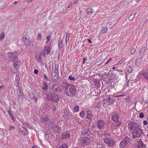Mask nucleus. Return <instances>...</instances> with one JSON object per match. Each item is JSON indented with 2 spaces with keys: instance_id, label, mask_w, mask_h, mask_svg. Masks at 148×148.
Segmentation results:
<instances>
[{
  "instance_id": "obj_45",
  "label": "nucleus",
  "mask_w": 148,
  "mask_h": 148,
  "mask_svg": "<svg viewBox=\"0 0 148 148\" xmlns=\"http://www.w3.org/2000/svg\"><path fill=\"white\" fill-rule=\"evenodd\" d=\"M69 79L70 80L74 81L75 80V78L72 75H70L69 77Z\"/></svg>"
},
{
  "instance_id": "obj_29",
  "label": "nucleus",
  "mask_w": 148,
  "mask_h": 148,
  "mask_svg": "<svg viewBox=\"0 0 148 148\" xmlns=\"http://www.w3.org/2000/svg\"><path fill=\"white\" fill-rule=\"evenodd\" d=\"M36 59L39 62H41L42 61L41 55H38L37 56H36Z\"/></svg>"
},
{
  "instance_id": "obj_26",
  "label": "nucleus",
  "mask_w": 148,
  "mask_h": 148,
  "mask_svg": "<svg viewBox=\"0 0 148 148\" xmlns=\"http://www.w3.org/2000/svg\"><path fill=\"white\" fill-rule=\"evenodd\" d=\"M142 75L145 79L148 80V70L146 72L143 73Z\"/></svg>"
},
{
  "instance_id": "obj_24",
  "label": "nucleus",
  "mask_w": 148,
  "mask_h": 148,
  "mask_svg": "<svg viewBox=\"0 0 148 148\" xmlns=\"http://www.w3.org/2000/svg\"><path fill=\"white\" fill-rule=\"evenodd\" d=\"M130 140V138L127 136H126L123 140L125 143V144L127 145L129 143Z\"/></svg>"
},
{
  "instance_id": "obj_23",
  "label": "nucleus",
  "mask_w": 148,
  "mask_h": 148,
  "mask_svg": "<svg viewBox=\"0 0 148 148\" xmlns=\"http://www.w3.org/2000/svg\"><path fill=\"white\" fill-rule=\"evenodd\" d=\"M58 71L55 70L54 73L52 74V76H53V77H56V78H58Z\"/></svg>"
},
{
  "instance_id": "obj_50",
  "label": "nucleus",
  "mask_w": 148,
  "mask_h": 148,
  "mask_svg": "<svg viewBox=\"0 0 148 148\" xmlns=\"http://www.w3.org/2000/svg\"><path fill=\"white\" fill-rule=\"evenodd\" d=\"M139 117L140 118H143L144 117V114L143 112H142L140 113L139 115Z\"/></svg>"
},
{
  "instance_id": "obj_35",
  "label": "nucleus",
  "mask_w": 148,
  "mask_h": 148,
  "mask_svg": "<svg viewBox=\"0 0 148 148\" xmlns=\"http://www.w3.org/2000/svg\"><path fill=\"white\" fill-rule=\"evenodd\" d=\"M5 35L3 32H2L0 35V41H1L4 38Z\"/></svg>"
},
{
  "instance_id": "obj_39",
  "label": "nucleus",
  "mask_w": 148,
  "mask_h": 148,
  "mask_svg": "<svg viewBox=\"0 0 148 148\" xmlns=\"http://www.w3.org/2000/svg\"><path fill=\"white\" fill-rule=\"evenodd\" d=\"M67 146L66 144H63L60 145L58 148H67Z\"/></svg>"
},
{
  "instance_id": "obj_64",
  "label": "nucleus",
  "mask_w": 148,
  "mask_h": 148,
  "mask_svg": "<svg viewBox=\"0 0 148 148\" xmlns=\"http://www.w3.org/2000/svg\"><path fill=\"white\" fill-rule=\"evenodd\" d=\"M19 97H23V96H24V95L23 93H21L19 95Z\"/></svg>"
},
{
  "instance_id": "obj_61",
  "label": "nucleus",
  "mask_w": 148,
  "mask_h": 148,
  "mask_svg": "<svg viewBox=\"0 0 148 148\" xmlns=\"http://www.w3.org/2000/svg\"><path fill=\"white\" fill-rule=\"evenodd\" d=\"M74 3H73V2H72V1L70 3L69 5V6L68 7V8H69L70 7V6H71L73 5Z\"/></svg>"
},
{
  "instance_id": "obj_20",
  "label": "nucleus",
  "mask_w": 148,
  "mask_h": 148,
  "mask_svg": "<svg viewBox=\"0 0 148 148\" xmlns=\"http://www.w3.org/2000/svg\"><path fill=\"white\" fill-rule=\"evenodd\" d=\"M142 61V58H138L136 61L135 64L137 66H139Z\"/></svg>"
},
{
  "instance_id": "obj_49",
  "label": "nucleus",
  "mask_w": 148,
  "mask_h": 148,
  "mask_svg": "<svg viewBox=\"0 0 148 148\" xmlns=\"http://www.w3.org/2000/svg\"><path fill=\"white\" fill-rule=\"evenodd\" d=\"M41 34L40 33H38V34L37 37L38 38L37 39L38 40H40L41 39Z\"/></svg>"
},
{
  "instance_id": "obj_47",
  "label": "nucleus",
  "mask_w": 148,
  "mask_h": 148,
  "mask_svg": "<svg viewBox=\"0 0 148 148\" xmlns=\"http://www.w3.org/2000/svg\"><path fill=\"white\" fill-rule=\"evenodd\" d=\"M52 110L53 111H55L56 110V106L54 105L51 108Z\"/></svg>"
},
{
  "instance_id": "obj_6",
  "label": "nucleus",
  "mask_w": 148,
  "mask_h": 148,
  "mask_svg": "<svg viewBox=\"0 0 148 148\" xmlns=\"http://www.w3.org/2000/svg\"><path fill=\"white\" fill-rule=\"evenodd\" d=\"M51 130L53 132H57L58 133L60 132L61 129L58 125H57L54 123H53L51 125Z\"/></svg>"
},
{
  "instance_id": "obj_7",
  "label": "nucleus",
  "mask_w": 148,
  "mask_h": 148,
  "mask_svg": "<svg viewBox=\"0 0 148 148\" xmlns=\"http://www.w3.org/2000/svg\"><path fill=\"white\" fill-rule=\"evenodd\" d=\"M69 95H68L69 96H74L76 94L77 92V90L75 86L72 84H71L70 88L69 89Z\"/></svg>"
},
{
  "instance_id": "obj_33",
  "label": "nucleus",
  "mask_w": 148,
  "mask_h": 148,
  "mask_svg": "<svg viewBox=\"0 0 148 148\" xmlns=\"http://www.w3.org/2000/svg\"><path fill=\"white\" fill-rule=\"evenodd\" d=\"M55 137H54L53 135L51 134H49V135L48 136V140H53Z\"/></svg>"
},
{
  "instance_id": "obj_15",
  "label": "nucleus",
  "mask_w": 148,
  "mask_h": 148,
  "mask_svg": "<svg viewBox=\"0 0 148 148\" xmlns=\"http://www.w3.org/2000/svg\"><path fill=\"white\" fill-rule=\"evenodd\" d=\"M71 84L68 83H66L64 86L65 92L66 95H69V89L70 88Z\"/></svg>"
},
{
  "instance_id": "obj_58",
  "label": "nucleus",
  "mask_w": 148,
  "mask_h": 148,
  "mask_svg": "<svg viewBox=\"0 0 148 148\" xmlns=\"http://www.w3.org/2000/svg\"><path fill=\"white\" fill-rule=\"evenodd\" d=\"M38 70L35 69L34 70V73L35 74H38Z\"/></svg>"
},
{
  "instance_id": "obj_22",
  "label": "nucleus",
  "mask_w": 148,
  "mask_h": 148,
  "mask_svg": "<svg viewBox=\"0 0 148 148\" xmlns=\"http://www.w3.org/2000/svg\"><path fill=\"white\" fill-rule=\"evenodd\" d=\"M87 115L86 118L88 119L89 121H91L92 118L94 116L93 114H89Z\"/></svg>"
},
{
  "instance_id": "obj_56",
  "label": "nucleus",
  "mask_w": 148,
  "mask_h": 148,
  "mask_svg": "<svg viewBox=\"0 0 148 148\" xmlns=\"http://www.w3.org/2000/svg\"><path fill=\"white\" fill-rule=\"evenodd\" d=\"M14 84L15 86L16 87H18L19 85L18 82H14Z\"/></svg>"
},
{
  "instance_id": "obj_53",
  "label": "nucleus",
  "mask_w": 148,
  "mask_h": 148,
  "mask_svg": "<svg viewBox=\"0 0 148 148\" xmlns=\"http://www.w3.org/2000/svg\"><path fill=\"white\" fill-rule=\"evenodd\" d=\"M92 114L90 110H88L87 111V114Z\"/></svg>"
},
{
  "instance_id": "obj_17",
  "label": "nucleus",
  "mask_w": 148,
  "mask_h": 148,
  "mask_svg": "<svg viewBox=\"0 0 148 148\" xmlns=\"http://www.w3.org/2000/svg\"><path fill=\"white\" fill-rule=\"evenodd\" d=\"M137 147L138 148H145V145L143 143L142 141L140 140L138 142Z\"/></svg>"
},
{
  "instance_id": "obj_32",
  "label": "nucleus",
  "mask_w": 148,
  "mask_h": 148,
  "mask_svg": "<svg viewBox=\"0 0 148 148\" xmlns=\"http://www.w3.org/2000/svg\"><path fill=\"white\" fill-rule=\"evenodd\" d=\"M147 48L146 47H143L141 49L140 51V53H144L147 50Z\"/></svg>"
},
{
  "instance_id": "obj_10",
  "label": "nucleus",
  "mask_w": 148,
  "mask_h": 148,
  "mask_svg": "<svg viewBox=\"0 0 148 148\" xmlns=\"http://www.w3.org/2000/svg\"><path fill=\"white\" fill-rule=\"evenodd\" d=\"M97 127L99 129L102 130V128H104L105 123L103 120H99L97 121Z\"/></svg>"
},
{
  "instance_id": "obj_60",
  "label": "nucleus",
  "mask_w": 148,
  "mask_h": 148,
  "mask_svg": "<svg viewBox=\"0 0 148 148\" xmlns=\"http://www.w3.org/2000/svg\"><path fill=\"white\" fill-rule=\"evenodd\" d=\"M50 37L49 36H47V37L46 38V39L48 41H49L50 40Z\"/></svg>"
},
{
  "instance_id": "obj_14",
  "label": "nucleus",
  "mask_w": 148,
  "mask_h": 148,
  "mask_svg": "<svg viewBox=\"0 0 148 148\" xmlns=\"http://www.w3.org/2000/svg\"><path fill=\"white\" fill-rule=\"evenodd\" d=\"M90 131V129L88 128H84L82 130L81 134L82 136H85L86 135H88L87 134H88ZM88 136H90L89 134H88Z\"/></svg>"
},
{
  "instance_id": "obj_2",
  "label": "nucleus",
  "mask_w": 148,
  "mask_h": 148,
  "mask_svg": "<svg viewBox=\"0 0 148 148\" xmlns=\"http://www.w3.org/2000/svg\"><path fill=\"white\" fill-rule=\"evenodd\" d=\"M143 133V130L139 127V128L132 132L133 138L134 139L139 138L141 137V136L142 135Z\"/></svg>"
},
{
  "instance_id": "obj_3",
  "label": "nucleus",
  "mask_w": 148,
  "mask_h": 148,
  "mask_svg": "<svg viewBox=\"0 0 148 148\" xmlns=\"http://www.w3.org/2000/svg\"><path fill=\"white\" fill-rule=\"evenodd\" d=\"M140 127L139 124L130 121L128 124V128L130 130V131H135Z\"/></svg>"
},
{
  "instance_id": "obj_12",
  "label": "nucleus",
  "mask_w": 148,
  "mask_h": 148,
  "mask_svg": "<svg viewBox=\"0 0 148 148\" xmlns=\"http://www.w3.org/2000/svg\"><path fill=\"white\" fill-rule=\"evenodd\" d=\"M111 117L113 121L115 123H118L119 121V115L116 113H113L111 115Z\"/></svg>"
},
{
  "instance_id": "obj_36",
  "label": "nucleus",
  "mask_w": 148,
  "mask_h": 148,
  "mask_svg": "<svg viewBox=\"0 0 148 148\" xmlns=\"http://www.w3.org/2000/svg\"><path fill=\"white\" fill-rule=\"evenodd\" d=\"M63 44V40H61L58 44V47L59 49H60L62 47Z\"/></svg>"
},
{
  "instance_id": "obj_30",
  "label": "nucleus",
  "mask_w": 148,
  "mask_h": 148,
  "mask_svg": "<svg viewBox=\"0 0 148 148\" xmlns=\"http://www.w3.org/2000/svg\"><path fill=\"white\" fill-rule=\"evenodd\" d=\"M136 13H133L131 14L129 17V19L130 21H132L134 17L136 15Z\"/></svg>"
},
{
  "instance_id": "obj_37",
  "label": "nucleus",
  "mask_w": 148,
  "mask_h": 148,
  "mask_svg": "<svg viewBox=\"0 0 148 148\" xmlns=\"http://www.w3.org/2000/svg\"><path fill=\"white\" fill-rule=\"evenodd\" d=\"M79 110V106L77 105L75 106L74 108V111L75 112H77Z\"/></svg>"
},
{
  "instance_id": "obj_54",
  "label": "nucleus",
  "mask_w": 148,
  "mask_h": 148,
  "mask_svg": "<svg viewBox=\"0 0 148 148\" xmlns=\"http://www.w3.org/2000/svg\"><path fill=\"white\" fill-rule=\"evenodd\" d=\"M44 78L46 80H49V78H48L47 76L45 74H44Z\"/></svg>"
},
{
  "instance_id": "obj_57",
  "label": "nucleus",
  "mask_w": 148,
  "mask_h": 148,
  "mask_svg": "<svg viewBox=\"0 0 148 148\" xmlns=\"http://www.w3.org/2000/svg\"><path fill=\"white\" fill-rule=\"evenodd\" d=\"M14 129V126H10V128H9V130L10 131L12 129Z\"/></svg>"
},
{
  "instance_id": "obj_31",
  "label": "nucleus",
  "mask_w": 148,
  "mask_h": 148,
  "mask_svg": "<svg viewBox=\"0 0 148 148\" xmlns=\"http://www.w3.org/2000/svg\"><path fill=\"white\" fill-rule=\"evenodd\" d=\"M107 28L106 27H103L101 30V32L102 33H105L107 31Z\"/></svg>"
},
{
  "instance_id": "obj_5",
  "label": "nucleus",
  "mask_w": 148,
  "mask_h": 148,
  "mask_svg": "<svg viewBox=\"0 0 148 148\" xmlns=\"http://www.w3.org/2000/svg\"><path fill=\"white\" fill-rule=\"evenodd\" d=\"M51 91H52V92H56V93L58 92L62 91L61 89V86L59 84H54L52 86V87L50 89Z\"/></svg>"
},
{
  "instance_id": "obj_21",
  "label": "nucleus",
  "mask_w": 148,
  "mask_h": 148,
  "mask_svg": "<svg viewBox=\"0 0 148 148\" xmlns=\"http://www.w3.org/2000/svg\"><path fill=\"white\" fill-rule=\"evenodd\" d=\"M7 112L8 114L9 115L10 117L12 119V121H15V119L13 116V115L12 114L11 110H9L8 111H7Z\"/></svg>"
},
{
  "instance_id": "obj_55",
  "label": "nucleus",
  "mask_w": 148,
  "mask_h": 148,
  "mask_svg": "<svg viewBox=\"0 0 148 148\" xmlns=\"http://www.w3.org/2000/svg\"><path fill=\"white\" fill-rule=\"evenodd\" d=\"M124 59H122V60H120V61H119L118 63V64H121V63H122L123 62H124Z\"/></svg>"
},
{
  "instance_id": "obj_48",
  "label": "nucleus",
  "mask_w": 148,
  "mask_h": 148,
  "mask_svg": "<svg viewBox=\"0 0 148 148\" xmlns=\"http://www.w3.org/2000/svg\"><path fill=\"white\" fill-rule=\"evenodd\" d=\"M136 50V49L134 48H132L131 51V54H133L135 52Z\"/></svg>"
},
{
  "instance_id": "obj_62",
  "label": "nucleus",
  "mask_w": 148,
  "mask_h": 148,
  "mask_svg": "<svg viewBox=\"0 0 148 148\" xmlns=\"http://www.w3.org/2000/svg\"><path fill=\"white\" fill-rule=\"evenodd\" d=\"M143 124L145 125H147L148 123L146 121H144L143 122Z\"/></svg>"
},
{
  "instance_id": "obj_8",
  "label": "nucleus",
  "mask_w": 148,
  "mask_h": 148,
  "mask_svg": "<svg viewBox=\"0 0 148 148\" xmlns=\"http://www.w3.org/2000/svg\"><path fill=\"white\" fill-rule=\"evenodd\" d=\"M104 141L110 147L113 146L114 144V142L113 140L110 139L107 137L104 139Z\"/></svg>"
},
{
  "instance_id": "obj_63",
  "label": "nucleus",
  "mask_w": 148,
  "mask_h": 148,
  "mask_svg": "<svg viewBox=\"0 0 148 148\" xmlns=\"http://www.w3.org/2000/svg\"><path fill=\"white\" fill-rule=\"evenodd\" d=\"M42 55L43 57H45L46 55V53H45V52H43L42 53Z\"/></svg>"
},
{
  "instance_id": "obj_40",
  "label": "nucleus",
  "mask_w": 148,
  "mask_h": 148,
  "mask_svg": "<svg viewBox=\"0 0 148 148\" xmlns=\"http://www.w3.org/2000/svg\"><path fill=\"white\" fill-rule=\"evenodd\" d=\"M85 113V111H82L79 114V116L81 117H82L84 116Z\"/></svg>"
},
{
  "instance_id": "obj_16",
  "label": "nucleus",
  "mask_w": 148,
  "mask_h": 148,
  "mask_svg": "<svg viewBox=\"0 0 148 148\" xmlns=\"http://www.w3.org/2000/svg\"><path fill=\"white\" fill-rule=\"evenodd\" d=\"M70 134L68 133L65 132L62 135V140L68 139L69 138Z\"/></svg>"
},
{
  "instance_id": "obj_19",
  "label": "nucleus",
  "mask_w": 148,
  "mask_h": 148,
  "mask_svg": "<svg viewBox=\"0 0 148 148\" xmlns=\"http://www.w3.org/2000/svg\"><path fill=\"white\" fill-rule=\"evenodd\" d=\"M51 47L50 46H45L44 48V51L46 52V55H48L50 52Z\"/></svg>"
},
{
  "instance_id": "obj_1",
  "label": "nucleus",
  "mask_w": 148,
  "mask_h": 148,
  "mask_svg": "<svg viewBox=\"0 0 148 148\" xmlns=\"http://www.w3.org/2000/svg\"><path fill=\"white\" fill-rule=\"evenodd\" d=\"M48 92V93H47L46 94L45 99L47 100L56 103L59 101V97L58 96L52 92V91H51L50 89Z\"/></svg>"
},
{
  "instance_id": "obj_28",
  "label": "nucleus",
  "mask_w": 148,
  "mask_h": 148,
  "mask_svg": "<svg viewBox=\"0 0 148 148\" xmlns=\"http://www.w3.org/2000/svg\"><path fill=\"white\" fill-rule=\"evenodd\" d=\"M22 128L23 129L24 131V135H27L29 134V132L27 130V129L26 128V127H23Z\"/></svg>"
},
{
  "instance_id": "obj_38",
  "label": "nucleus",
  "mask_w": 148,
  "mask_h": 148,
  "mask_svg": "<svg viewBox=\"0 0 148 148\" xmlns=\"http://www.w3.org/2000/svg\"><path fill=\"white\" fill-rule=\"evenodd\" d=\"M96 107L99 110H100L101 109V105L100 104V103L98 102Z\"/></svg>"
},
{
  "instance_id": "obj_11",
  "label": "nucleus",
  "mask_w": 148,
  "mask_h": 148,
  "mask_svg": "<svg viewBox=\"0 0 148 148\" xmlns=\"http://www.w3.org/2000/svg\"><path fill=\"white\" fill-rule=\"evenodd\" d=\"M103 101L106 102H108V105L111 106L113 104L114 102V100L110 97L104 99Z\"/></svg>"
},
{
  "instance_id": "obj_46",
  "label": "nucleus",
  "mask_w": 148,
  "mask_h": 148,
  "mask_svg": "<svg viewBox=\"0 0 148 148\" xmlns=\"http://www.w3.org/2000/svg\"><path fill=\"white\" fill-rule=\"evenodd\" d=\"M30 96L33 99H34L35 98V95L33 94V93H30Z\"/></svg>"
},
{
  "instance_id": "obj_51",
  "label": "nucleus",
  "mask_w": 148,
  "mask_h": 148,
  "mask_svg": "<svg viewBox=\"0 0 148 148\" xmlns=\"http://www.w3.org/2000/svg\"><path fill=\"white\" fill-rule=\"evenodd\" d=\"M132 71V68L130 66H129V68L128 69V72L129 73H131Z\"/></svg>"
},
{
  "instance_id": "obj_13",
  "label": "nucleus",
  "mask_w": 148,
  "mask_h": 148,
  "mask_svg": "<svg viewBox=\"0 0 148 148\" xmlns=\"http://www.w3.org/2000/svg\"><path fill=\"white\" fill-rule=\"evenodd\" d=\"M12 60L14 62L15 69H17L18 67L20 65V62L19 61L18 58H17L15 60Z\"/></svg>"
},
{
  "instance_id": "obj_34",
  "label": "nucleus",
  "mask_w": 148,
  "mask_h": 148,
  "mask_svg": "<svg viewBox=\"0 0 148 148\" xmlns=\"http://www.w3.org/2000/svg\"><path fill=\"white\" fill-rule=\"evenodd\" d=\"M26 34L25 33H23L22 34V39L23 41H25L26 39Z\"/></svg>"
},
{
  "instance_id": "obj_9",
  "label": "nucleus",
  "mask_w": 148,
  "mask_h": 148,
  "mask_svg": "<svg viewBox=\"0 0 148 148\" xmlns=\"http://www.w3.org/2000/svg\"><path fill=\"white\" fill-rule=\"evenodd\" d=\"M8 58L11 60L16 59L18 58L17 57V52L14 51V52H8L7 53Z\"/></svg>"
},
{
  "instance_id": "obj_18",
  "label": "nucleus",
  "mask_w": 148,
  "mask_h": 148,
  "mask_svg": "<svg viewBox=\"0 0 148 148\" xmlns=\"http://www.w3.org/2000/svg\"><path fill=\"white\" fill-rule=\"evenodd\" d=\"M42 83L43 85V86H42V89L44 91L47 90L48 89L49 87L47 83L45 81H43L42 82Z\"/></svg>"
},
{
  "instance_id": "obj_25",
  "label": "nucleus",
  "mask_w": 148,
  "mask_h": 148,
  "mask_svg": "<svg viewBox=\"0 0 148 148\" xmlns=\"http://www.w3.org/2000/svg\"><path fill=\"white\" fill-rule=\"evenodd\" d=\"M87 13L89 15L91 14L93 12V10L92 8H88L86 10Z\"/></svg>"
},
{
  "instance_id": "obj_41",
  "label": "nucleus",
  "mask_w": 148,
  "mask_h": 148,
  "mask_svg": "<svg viewBox=\"0 0 148 148\" xmlns=\"http://www.w3.org/2000/svg\"><path fill=\"white\" fill-rule=\"evenodd\" d=\"M70 36V34L69 33H67L66 35V42H67V39L68 40V41L69 40V38Z\"/></svg>"
},
{
  "instance_id": "obj_52",
  "label": "nucleus",
  "mask_w": 148,
  "mask_h": 148,
  "mask_svg": "<svg viewBox=\"0 0 148 148\" xmlns=\"http://www.w3.org/2000/svg\"><path fill=\"white\" fill-rule=\"evenodd\" d=\"M117 123L116 125V127H118L119 126H120L121 124V122H120L119 121V122Z\"/></svg>"
},
{
  "instance_id": "obj_27",
  "label": "nucleus",
  "mask_w": 148,
  "mask_h": 148,
  "mask_svg": "<svg viewBox=\"0 0 148 148\" xmlns=\"http://www.w3.org/2000/svg\"><path fill=\"white\" fill-rule=\"evenodd\" d=\"M127 145L125 144V143L123 140L121 141L120 143V147L121 148H123L125 146Z\"/></svg>"
},
{
  "instance_id": "obj_43",
  "label": "nucleus",
  "mask_w": 148,
  "mask_h": 148,
  "mask_svg": "<svg viewBox=\"0 0 148 148\" xmlns=\"http://www.w3.org/2000/svg\"><path fill=\"white\" fill-rule=\"evenodd\" d=\"M95 86L98 87L100 86V82L99 80H97L95 82Z\"/></svg>"
},
{
  "instance_id": "obj_44",
  "label": "nucleus",
  "mask_w": 148,
  "mask_h": 148,
  "mask_svg": "<svg viewBox=\"0 0 148 148\" xmlns=\"http://www.w3.org/2000/svg\"><path fill=\"white\" fill-rule=\"evenodd\" d=\"M18 75H16V77L15 78L14 82H18L19 80H20V78L19 77H17Z\"/></svg>"
},
{
  "instance_id": "obj_4",
  "label": "nucleus",
  "mask_w": 148,
  "mask_h": 148,
  "mask_svg": "<svg viewBox=\"0 0 148 148\" xmlns=\"http://www.w3.org/2000/svg\"><path fill=\"white\" fill-rule=\"evenodd\" d=\"M80 139V143L84 147L88 145L90 143V139L87 137H81Z\"/></svg>"
},
{
  "instance_id": "obj_42",
  "label": "nucleus",
  "mask_w": 148,
  "mask_h": 148,
  "mask_svg": "<svg viewBox=\"0 0 148 148\" xmlns=\"http://www.w3.org/2000/svg\"><path fill=\"white\" fill-rule=\"evenodd\" d=\"M24 41L25 42V43L27 46H29L30 45V42L29 40H27L26 39V40H25V41Z\"/></svg>"
},
{
  "instance_id": "obj_59",
  "label": "nucleus",
  "mask_w": 148,
  "mask_h": 148,
  "mask_svg": "<svg viewBox=\"0 0 148 148\" xmlns=\"http://www.w3.org/2000/svg\"><path fill=\"white\" fill-rule=\"evenodd\" d=\"M58 65H55V70H58Z\"/></svg>"
}]
</instances>
